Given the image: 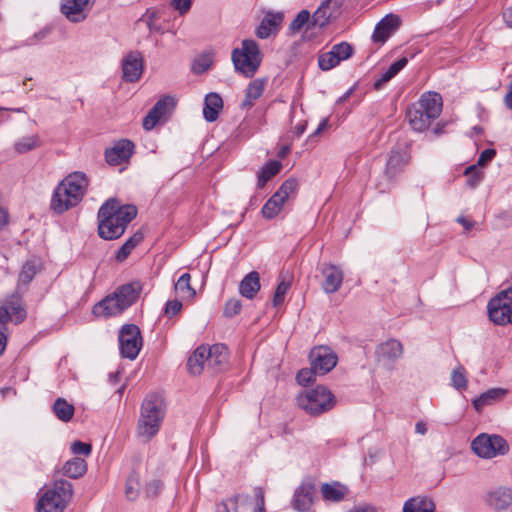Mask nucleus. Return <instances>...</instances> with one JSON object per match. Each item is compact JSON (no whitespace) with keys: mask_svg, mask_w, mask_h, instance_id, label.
Instances as JSON below:
<instances>
[{"mask_svg":"<svg viewBox=\"0 0 512 512\" xmlns=\"http://www.w3.org/2000/svg\"><path fill=\"white\" fill-rule=\"evenodd\" d=\"M136 215L134 205H121L115 198L108 199L98 210V235L104 240L120 238Z\"/></svg>","mask_w":512,"mask_h":512,"instance_id":"obj_1","label":"nucleus"},{"mask_svg":"<svg viewBox=\"0 0 512 512\" xmlns=\"http://www.w3.org/2000/svg\"><path fill=\"white\" fill-rule=\"evenodd\" d=\"M164 416L163 398L157 394L147 395L141 405L137 436L143 441H150L158 433Z\"/></svg>","mask_w":512,"mask_h":512,"instance_id":"obj_2","label":"nucleus"},{"mask_svg":"<svg viewBox=\"0 0 512 512\" xmlns=\"http://www.w3.org/2000/svg\"><path fill=\"white\" fill-rule=\"evenodd\" d=\"M442 97L437 92L422 94L419 101L407 110L409 124L415 131H425L442 112Z\"/></svg>","mask_w":512,"mask_h":512,"instance_id":"obj_3","label":"nucleus"},{"mask_svg":"<svg viewBox=\"0 0 512 512\" xmlns=\"http://www.w3.org/2000/svg\"><path fill=\"white\" fill-rule=\"evenodd\" d=\"M140 290L139 283L122 285L113 294L94 305L92 312L97 317L119 315L137 300Z\"/></svg>","mask_w":512,"mask_h":512,"instance_id":"obj_4","label":"nucleus"},{"mask_svg":"<svg viewBox=\"0 0 512 512\" xmlns=\"http://www.w3.org/2000/svg\"><path fill=\"white\" fill-rule=\"evenodd\" d=\"M73 497V485L64 479L54 481L38 499L36 512H64Z\"/></svg>","mask_w":512,"mask_h":512,"instance_id":"obj_5","label":"nucleus"},{"mask_svg":"<svg viewBox=\"0 0 512 512\" xmlns=\"http://www.w3.org/2000/svg\"><path fill=\"white\" fill-rule=\"evenodd\" d=\"M236 72L246 78H252L262 63V54L258 43L253 39H245L240 48H235L231 54Z\"/></svg>","mask_w":512,"mask_h":512,"instance_id":"obj_6","label":"nucleus"},{"mask_svg":"<svg viewBox=\"0 0 512 512\" xmlns=\"http://www.w3.org/2000/svg\"><path fill=\"white\" fill-rule=\"evenodd\" d=\"M296 401L301 409L312 416L330 411L336 403L333 393L322 385L300 393Z\"/></svg>","mask_w":512,"mask_h":512,"instance_id":"obj_7","label":"nucleus"},{"mask_svg":"<svg viewBox=\"0 0 512 512\" xmlns=\"http://www.w3.org/2000/svg\"><path fill=\"white\" fill-rule=\"evenodd\" d=\"M488 316L495 325H512V287L497 293L487 305Z\"/></svg>","mask_w":512,"mask_h":512,"instance_id":"obj_8","label":"nucleus"},{"mask_svg":"<svg viewBox=\"0 0 512 512\" xmlns=\"http://www.w3.org/2000/svg\"><path fill=\"white\" fill-rule=\"evenodd\" d=\"M472 451L480 458L491 459L509 451L507 441L497 434H479L471 442Z\"/></svg>","mask_w":512,"mask_h":512,"instance_id":"obj_9","label":"nucleus"},{"mask_svg":"<svg viewBox=\"0 0 512 512\" xmlns=\"http://www.w3.org/2000/svg\"><path fill=\"white\" fill-rule=\"evenodd\" d=\"M120 354L123 358L134 360L143 345L140 329L135 324H125L118 334Z\"/></svg>","mask_w":512,"mask_h":512,"instance_id":"obj_10","label":"nucleus"},{"mask_svg":"<svg viewBox=\"0 0 512 512\" xmlns=\"http://www.w3.org/2000/svg\"><path fill=\"white\" fill-rule=\"evenodd\" d=\"M309 358L312 368L321 375L330 372L338 361L336 353L328 346L314 347Z\"/></svg>","mask_w":512,"mask_h":512,"instance_id":"obj_11","label":"nucleus"},{"mask_svg":"<svg viewBox=\"0 0 512 512\" xmlns=\"http://www.w3.org/2000/svg\"><path fill=\"white\" fill-rule=\"evenodd\" d=\"M341 14V2L339 0H323L318 9L312 15V25L325 27Z\"/></svg>","mask_w":512,"mask_h":512,"instance_id":"obj_12","label":"nucleus"},{"mask_svg":"<svg viewBox=\"0 0 512 512\" xmlns=\"http://www.w3.org/2000/svg\"><path fill=\"white\" fill-rule=\"evenodd\" d=\"M66 187L64 180H62L52 195L50 207L57 214H62L80 203Z\"/></svg>","mask_w":512,"mask_h":512,"instance_id":"obj_13","label":"nucleus"},{"mask_svg":"<svg viewBox=\"0 0 512 512\" xmlns=\"http://www.w3.org/2000/svg\"><path fill=\"white\" fill-rule=\"evenodd\" d=\"M403 354L402 343L396 339H389L381 343L376 350L378 362L387 368H392L395 361Z\"/></svg>","mask_w":512,"mask_h":512,"instance_id":"obj_14","label":"nucleus"},{"mask_svg":"<svg viewBox=\"0 0 512 512\" xmlns=\"http://www.w3.org/2000/svg\"><path fill=\"white\" fill-rule=\"evenodd\" d=\"M135 145L131 140L122 139L113 147L106 149V162L112 166L120 165L128 161L134 153Z\"/></svg>","mask_w":512,"mask_h":512,"instance_id":"obj_15","label":"nucleus"},{"mask_svg":"<svg viewBox=\"0 0 512 512\" xmlns=\"http://www.w3.org/2000/svg\"><path fill=\"white\" fill-rule=\"evenodd\" d=\"M321 274L324 278L322 282V289L327 294L337 292L343 282L344 274L340 267L324 263L321 266Z\"/></svg>","mask_w":512,"mask_h":512,"instance_id":"obj_16","label":"nucleus"},{"mask_svg":"<svg viewBox=\"0 0 512 512\" xmlns=\"http://www.w3.org/2000/svg\"><path fill=\"white\" fill-rule=\"evenodd\" d=\"M401 20L395 14H388L375 26L372 40L375 43L383 44L399 28Z\"/></svg>","mask_w":512,"mask_h":512,"instance_id":"obj_17","label":"nucleus"},{"mask_svg":"<svg viewBox=\"0 0 512 512\" xmlns=\"http://www.w3.org/2000/svg\"><path fill=\"white\" fill-rule=\"evenodd\" d=\"M123 79L127 82L137 81L143 73V58L137 51H132L122 60Z\"/></svg>","mask_w":512,"mask_h":512,"instance_id":"obj_18","label":"nucleus"},{"mask_svg":"<svg viewBox=\"0 0 512 512\" xmlns=\"http://www.w3.org/2000/svg\"><path fill=\"white\" fill-rule=\"evenodd\" d=\"M90 0H62L61 12L73 23H79L86 19Z\"/></svg>","mask_w":512,"mask_h":512,"instance_id":"obj_19","label":"nucleus"},{"mask_svg":"<svg viewBox=\"0 0 512 512\" xmlns=\"http://www.w3.org/2000/svg\"><path fill=\"white\" fill-rule=\"evenodd\" d=\"M207 368L217 373L223 371L228 364V348L224 344L206 346Z\"/></svg>","mask_w":512,"mask_h":512,"instance_id":"obj_20","label":"nucleus"},{"mask_svg":"<svg viewBox=\"0 0 512 512\" xmlns=\"http://www.w3.org/2000/svg\"><path fill=\"white\" fill-rule=\"evenodd\" d=\"M284 16L281 12H267L255 30V35L260 39H267L276 35L283 22Z\"/></svg>","mask_w":512,"mask_h":512,"instance_id":"obj_21","label":"nucleus"},{"mask_svg":"<svg viewBox=\"0 0 512 512\" xmlns=\"http://www.w3.org/2000/svg\"><path fill=\"white\" fill-rule=\"evenodd\" d=\"M409 155L406 150L403 149H393L390 151L388 155V159L385 166V175L389 179H393L396 175H398L405 165L409 162Z\"/></svg>","mask_w":512,"mask_h":512,"instance_id":"obj_22","label":"nucleus"},{"mask_svg":"<svg viewBox=\"0 0 512 512\" xmlns=\"http://www.w3.org/2000/svg\"><path fill=\"white\" fill-rule=\"evenodd\" d=\"M315 494V486L311 483L301 484L294 493L293 507L299 512H307L312 503Z\"/></svg>","mask_w":512,"mask_h":512,"instance_id":"obj_23","label":"nucleus"},{"mask_svg":"<svg viewBox=\"0 0 512 512\" xmlns=\"http://www.w3.org/2000/svg\"><path fill=\"white\" fill-rule=\"evenodd\" d=\"M63 180L67 186V190L81 202L89 184L85 173L76 171L67 175Z\"/></svg>","mask_w":512,"mask_h":512,"instance_id":"obj_24","label":"nucleus"},{"mask_svg":"<svg viewBox=\"0 0 512 512\" xmlns=\"http://www.w3.org/2000/svg\"><path fill=\"white\" fill-rule=\"evenodd\" d=\"M265 85L266 80L263 78H257L251 81L246 88L241 107L243 109H249L254 106L255 102L263 95Z\"/></svg>","mask_w":512,"mask_h":512,"instance_id":"obj_25","label":"nucleus"},{"mask_svg":"<svg viewBox=\"0 0 512 512\" xmlns=\"http://www.w3.org/2000/svg\"><path fill=\"white\" fill-rule=\"evenodd\" d=\"M487 504L496 509H506L512 503V491L509 488L500 487L487 494Z\"/></svg>","mask_w":512,"mask_h":512,"instance_id":"obj_26","label":"nucleus"},{"mask_svg":"<svg viewBox=\"0 0 512 512\" xmlns=\"http://www.w3.org/2000/svg\"><path fill=\"white\" fill-rule=\"evenodd\" d=\"M507 393L503 388H491L483 392L472 401V405L477 412H481L484 407L492 405L501 400Z\"/></svg>","mask_w":512,"mask_h":512,"instance_id":"obj_27","label":"nucleus"},{"mask_svg":"<svg viewBox=\"0 0 512 512\" xmlns=\"http://www.w3.org/2000/svg\"><path fill=\"white\" fill-rule=\"evenodd\" d=\"M260 288L259 273L251 271L241 280L239 284V293L247 299H253Z\"/></svg>","mask_w":512,"mask_h":512,"instance_id":"obj_28","label":"nucleus"},{"mask_svg":"<svg viewBox=\"0 0 512 512\" xmlns=\"http://www.w3.org/2000/svg\"><path fill=\"white\" fill-rule=\"evenodd\" d=\"M223 108V100L217 93H209L205 97L203 115L208 122H214Z\"/></svg>","mask_w":512,"mask_h":512,"instance_id":"obj_29","label":"nucleus"},{"mask_svg":"<svg viewBox=\"0 0 512 512\" xmlns=\"http://www.w3.org/2000/svg\"><path fill=\"white\" fill-rule=\"evenodd\" d=\"M436 505L429 497H412L403 505V512H435Z\"/></svg>","mask_w":512,"mask_h":512,"instance_id":"obj_30","label":"nucleus"},{"mask_svg":"<svg viewBox=\"0 0 512 512\" xmlns=\"http://www.w3.org/2000/svg\"><path fill=\"white\" fill-rule=\"evenodd\" d=\"M207 367L206 346H199L188 358L187 368L192 375H199Z\"/></svg>","mask_w":512,"mask_h":512,"instance_id":"obj_31","label":"nucleus"},{"mask_svg":"<svg viewBox=\"0 0 512 512\" xmlns=\"http://www.w3.org/2000/svg\"><path fill=\"white\" fill-rule=\"evenodd\" d=\"M250 495L236 494L216 505V512H239V506L248 504Z\"/></svg>","mask_w":512,"mask_h":512,"instance_id":"obj_32","label":"nucleus"},{"mask_svg":"<svg viewBox=\"0 0 512 512\" xmlns=\"http://www.w3.org/2000/svg\"><path fill=\"white\" fill-rule=\"evenodd\" d=\"M87 471V463L84 459L75 457L68 460L62 467L61 473L69 478L77 479Z\"/></svg>","mask_w":512,"mask_h":512,"instance_id":"obj_33","label":"nucleus"},{"mask_svg":"<svg viewBox=\"0 0 512 512\" xmlns=\"http://www.w3.org/2000/svg\"><path fill=\"white\" fill-rule=\"evenodd\" d=\"M191 275L189 273L182 274L174 284V291L177 296L183 300H191L196 295V290L191 286Z\"/></svg>","mask_w":512,"mask_h":512,"instance_id":"obj_34","label":"nucleus"},{"mask_svg":"<svg viewBox=\"0 0 512 512\" xmlns=\"http://www.w3.org/2000/svg\"><path fill=\"white\" fill-rule=\"evenodd\" d=\"M323 498L326 501L339 502L347 494V488L337 482L333 484H323L321 487Z\"/></svg>","mask_w":512,"mask_h":512,"instance_id":"obj_35","label":"nucleus"},{"mask_svg":"<svg viewBox=\"0 0 512 512\" xmlns=\"http://www.w3.org/2000/svg\"><path fill=\"white\" fill-rule=\"evenodd\" d=\"M143 234L140 231L135 232L116 252L115 258L118 262H123L128 258L133 249L141 243Z\"/></svg>","mask_w":512,"mask_h":512,"instance_id":"obj_36","label":"nucleus"},{"mask_svg":"<svg viewBox=\"0 0 512 512\" xmlns=\"http://www.w3.org/2000/svg\"><path fill=\"white\" fill-rule=\"evenodd\" d=\"M53 412L59 420L68 422L72 419L75 408L73 404L68 403L64 398L59 397L53 404Z\"/></svg>","mask_w":512,"mask_h":512,"instance_id":"obj_37","label":"nucleus"},{"mask_svg":"<svg viewBox=\"0 0 512 512\" xmlns=\"http://www.w3.org/2000/svg\"><path fill=\"white\" fill-rule=\"evenodd\" d=\"M282 165L279 161L271 160L267 162L258 173V187L262 188L275 175H277Z\"/></svg>","mask_w":512,"mask_h":512,"instance_id":"obj_38","label":"nucleus"},{"mask_svg":"<svg viewBox=\"0 0 512 512\" xmlns=\"http://www.w3.org/2000/svg\"><path fill=\"white\" fill-rule=\"evenodd\" d=\"M283 205L284 202L275 194H273L262 207L261 212L263 217L266 219H272L276 217L282 210Z\"/></svg>","mask_w":512,"mask_h":512,"instance_id":"obj_39","label":"nucleus"},{"mask_svg":"<svg viewBox=\"0 0 512 512\" xmlns=\"http://www.w3.org/2000/svg\"><path fill=\"white\" fill-rule=\"evenodd\" d=\"M40 145L37 135L24 136L17 140L14 144V149L18 154L29 152Z\"/></svg>","mask_w":512,"mask_h":512,"instance_id":"obj_40","label":"nucleus"},{"mask_svg":"<svg viewBox=\"0 0 512 512\" xmlns=\"http://www.w3.org/2000/svg\"><path fill=\"white\" fill-rule=\"evenodd\" d=\"M39 267V263L36 260L27 261L19 274V282L24 285L29 284L39 271Z\"/></svg>","mask_w":512,"mask_h":512,"instance_id":"obj_41","label":"nucleus"},{"mask_svg":"<svg viewBox=\"0 0 512 512\" xmlns=\"http://www.w3.org/2000/svg\"><path fill=\"white\" fill-rule=\"evenodd\" d=\"M310 23L312 24V16L310 15V12L308 10H301L290 23L289 31L291 34H296Z\"/></svg>","mask_w":512,"mask_h":512,"instance_id":"obj_42","label":"nucleus"},{"mask_svg":"<svg viewBox=\"0 0 512 512\" xmlns=\"http://www.w3.org/2000/svg\"><path fill=\"white\" fill-rule=\"evenodd\" d=\"M297 187L298 183L296 179L289 178L282 183L280 188L274 194L285 203L290 198V196L296 193Z\"/></svg>","mask_w":512,"mask_h":512,"instance_id":"obj_43","label":"nucleus"},{"mask_svg":"<svg viewBox=\"0 0 512 512\" xmlns=\"http://www.w3.org/2000/svg\"><path fill=\"white\" fill-rule=\"evenodd\" d=\"M297 187L298 183L296 179L289 178L282 183L280 188L274 194L285 203L290 198V196L296 193Z\"/></svg>","mask_w":512,"mask_h":512,"instance_id":"obj_44","label":"nucleus"},{"mask_svg":"<svg viewBox=\"0 0 512 512\" xmlns=\"http://www.w3.org/2000/svg\"><path fill=\"white\" fill-rule=\"evenodd\" d=\"M175 107L174 98L171 96H164L159 99L156 104L153 106V113H157V115L162 118L167 113H169Z\"/></svg>","mask_w":512,"mask_h":512,"instance_id":"obj_45","label":"nucleus"},{"mask_svg":"<svg viewBox=\"0 0 512 512\" xmlns=\"http://www.w3.org/2000/svg\"><path fill=\"white\" fill-rule=\"evenodd\" d=\"M140 489L139 477L136 473L128 476L125 484V495L129 500H135Z\"/></svg>","mask_w":512,"mask_h":512,"instance_id":"obj_46","label":"nucleus"},{"mask_svg":"<svg viewBox=\"0 0 512 512\" xmlns=\"http://www.w3.org/2000/svg\"><path fill=\"white\" fill-rule=\"evenodd\" d=\"M213 64V54L203 53L199 55L193 63V70L195 73L201 74L211 68Z\"/></svg>","mask_w":512,"mask_h":512,"instance_id":"obj_47","label":"nucleus"},{"mask_svg":"<svg viewBox=\"0 0 512 512\" xmlns=\"http://www.w3.org/2000/svg\"><path fill=\"white\" fill-rule=\"evenodd\" d=\"M7 305L12 315V321L20 323L25 319L26 311L18 298L10 300Z\"/></svg>","mask_w":512,"mask_h":512,"instance_id":"obj_48","label":"nucleus"},{"mask_svg":"<svg viewBox=\"0 0 512 512\" xmlns=\"http://www.w3.org/2000/svg\"><path fill=\"white\" fill-rule=\"evenodd\" d=\"M339 63V59L331 50L329 52L321 54L318 58L319 67L324 71L334 68Z\"/></svg>","mask_w":512,"mask_h":512,"instance_id":"obj_49","label":"nucleus"},{"mask_svg":"<svg viewBox=\"0 0 512 512\" xmlns=\"http://www.w3.org/2000/svg\"><path fill=\"white\" fill-rule=\"evenodd\" d=\"M451 382L454 388L458 390L465 389L467 387V377L465 369L462 366L454 369L451 373Z\"/></svg>","mask_w":512,"mask_h":512,"instance_id":"obj_50","label":"nucleus"},{"mask_svg":"<svg viewBox=\"0 0 512 512\" xmlns=\"http://www.w3.org/2000/svg\"><path fill=\"white\" fill-rule=\"evenodd\" d=\"M465 175L468 177L467 183L470 187H476L483 178V171L477 165H471L465 169Z\"/></svg>","mask_w":512,"mask_h":512,"instance_id":"obj_51","label":"nucleus"},{"mask_svg":"<svg viewBox=\"0 0 512 512\" xmlns=\"http://www.w3.org/2000/svg\"><path fill=\"white\" fill-rule=\"evenodd\" d=\"M290 282L286 281L285 279H282L275 290L274 297H273V305L279 306L284 302L285 296L290 289Z\"/></svg>","mask_w":512,"mask_h":512,"instance_id":"obj_52","label":"nucleus"},{"mask_svg":"<svg viewBox=\"0 0 512 512\" xmlns=\"http://www.w3.org/2000/svg\"><path fill=\"white\" fill-rule=\"evenodd\" d=\"M331 51L336 55L339 61L348 59L353 52L352 46L347 42H341L332 47Z\"/></svg>","mask_w":512,"mask_h":512,"instance_id":"obj_53","label":"nucleus"},{"mask_svg":"<svg viewBox=\"0 0 512 512\" xmlns=\"http://www.w3.org/2000/svg\"><path fill=\"white\" fill-rule=\"evenodd\" d=\"M317 372L311 369H302L297 373L296 379L300 385L307 386L308 384L315 381V374Z\"/></svg>","mask_w":512,"mask_h":512,"instance_id":"obj_54","label":"nucleus"},{"mask_svg":"<svg viewBox=\"0 0 512 512\" xmlns=\"http://www.w3.org/2000/svg\"><path fill=\"white\" fill-rule=\"evenodd\" d=\"M242 309V304L239 299H230L226 302L225 308H224V314L227 317H233L240 313Z\"/></svg>","mask_w":512,"mask_h":512,"instance_id":"obj_55","label":"nucleus"},{"mask_svg":"<svg viewBox=\"0 0 512 512\" xmlns=\"http://www.w3.org/2000/svg\"><path fill=\"white\" fill-rule=\"evenodd\" d=\"M71 451L75 455L88 456L91 454L92 447L88 443H84L81 441H75L71 446Z\"/></svg>","mask_w":512,"mask_h":512,"instance_id":"obj_56","label":"nucleus"},{"mask_svg":"<svg viewBox=\"0 0 512 512\" xmlns=\"http://www.w3.org/2000/svg\"><path fill=\"white\" fill-rule=\"evenodd\" d=\"M181 309H182V302L180 300H178V299L169 300V301H167V303L165 305L164 313L168 317H172V316L176 315L178 312H180Z\"/></svg>","mask_w":512,"mask_h":512,"instance_id":"obj_57","label":"nucleus"},{"mask_svg":"<svg viewBox=\"0 0 512 512\" xmlns=\"http://www.w3.org/2000/svg\"><path fill=\"white\" fill-rule=\"evenodd\" d=\"M160 119L161 118L157 115V113H153V110L151 109L143 119V128L147 131L152 130L160 121Z\"/></svg>","mask_w":512,"mask_h":512,"instance_id":"obj_58","label":"nucleus"},{"mask_svg":"<svg viewBox=\"0 0 512 512\" xmlns=\"http://www.w3.org/2000/svg\"><path fill=\"white\" fill-rule=\"evenodd\" d=\"M408 63V59L406 57H402L392 63L386 71L390 74V76L393 78L396 76Z\"/></svg>","mask_w":512,"mask_h":512,"instance_id":"obj_59","label":"nucleus"},{"mask_svg":"<svg viewBox=\"0 0 512 512\" xmlns=\"http://www.w3.org/2000/svg\"><path fill=\"white\" fill-rule=\"evenodd\" d=\"M408 63V59L406 57H402L392 63L386 71L390 74V76L393 78L396 76Z\"/></svg>","mask_w":512,"mask_h":512,"instance_id":"obj_60","label":"nucleus"},{"mask_svg":"<svg viewBox=\"0 0 512 512\" xmlns=\"http://www.w3.org/2000/svg\"><path fill=\"white\" fill-rule=\"evenodd\" d=\"M408 63V59L406 57H402L392 63L386 71L390 74V76L393 78L396 76Z\"/></svg>","mask_w":512,"mask_h":512,"instance_id":"obj_61","label":"nucleus"},{"mask_svg":"<svg viewBox=\"0 0 512 512\" xmlns=\"http://www.w3.org/2000/svg\"><path fill=\"white\" fill-rule=\"evenodd\" d=\"M408 63V59L406 57H402L392 63L386 71L390 74V76L393 78L396 76Z\"/></svg>","mask_w":512,"mask_h":512,"instance_id":"obj_62","label":"nucleus"},{"mask_svg":"<svg viewBox=\"0 0 512 512\" xmlns=\"http://www.w3.org/2000/svg\"><path fill=\"white\" fill-rule=\"evenodd\" d=\"M496 155V151L494 149H485L481 152L478 161L475 165L481 168L484 167L489 161H491Z\"/></svg>","mask_w":512,"mask_h":512,"instance_id":"obj_63","label":"nucleus"},{"mask_svg":"<svg viewBox=\"0 0 512 512\" xmlns=\"http://www.w3.org/2000/svg\"><path fill=\"white\" fill-rule=\"evenodd\" d=\"M162 488V483L159 480H152L147 483L145 487V493L148 497H155L159 494Z\"/></svg>","mask_w":512,"mask_h":512,"instance_id":"obj_64","label":"nucleus"}]
</instances>
